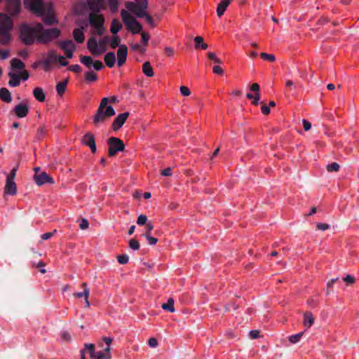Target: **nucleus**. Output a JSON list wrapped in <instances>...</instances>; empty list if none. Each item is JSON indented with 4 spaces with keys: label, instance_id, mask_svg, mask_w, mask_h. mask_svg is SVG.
I'll return each instance as SVG.
<instances>
[{
    "label": "nucleus",
    "instance_id": "13d9d810",
    "mask_svg": "<svg viewBox=\"0 0 359 359\" xmlns=\"http://www.w3.org/2000/svg\"><path fill=\"white\" fill-rule=\"evenodd\" d=\"M68 69L74 73H79L81 72V67L79 65H71L68 67Z\"/></svg>",
    "mask_w": 359,
    "mask_h": 359
},
{
    "label": "nucleus",
    "instance_id": "412c9836",
    "mask_svg": "<svg viewBox=\"0 0 359 359\" xmlns=\"http://www.w3.org/2000/svg\"><path fill=\"white\" fill-rule=\"evenodd\" d=\"M14 111L18 117L24 118L27 115L29 108L25 104H19L15 107Z\"/></svg>",
    "mask_w": 359,
    "mask_h": 359
},
{
    "label": "nucleus",
    "instance_id": "6e6d98bb",
    "mask_svg": "<svg viewBox=\"0 0 359 359\" xmlns=\"http://www.w3.org/2000/svg\"><path fill=\"white\" fill-rule=\"evenodd\" d=\"M238 306L235 304V302H232L230 304H228L225 306V310L228 311H235L238 309Z\"/></svg>",
    "mask_w": 359,
    "mask_h": 359
},
{
    "label": "nucleus",
    "instance_id": "2f4dec72",
    "mask_svg": "<svg viewBox=\"0 0 359 359\" xmlns=\"http://www.w3.org/2000/svg\"><path fill=\"white\" fill-rule=\"evenodd\" d=\"M142 72L147 76L151 77L154 76L153 68L149 62H145L143 64Z\"/></svg>",
    "mask_w": 359,
    "mask_h": 359
},
{
    "label": "nucleus",
    "instance_id": "3c124183",
    "mask_svg": "<svg viewBox=\"0 0 359 359\" xmlns=\"http://www.w3.org/2000/svg\"><path fill=\"white\" fill-rule=\"evenodd\" d=\"M95 29V33L98 36H102L106 32V29L104 27V25H100L99 27H96Z\"/></svg>",
    "mask_w": 359,
    "mask_h": 359
},
{
    "label": "nucleus",
    "instance_id": "72a5a7b5",
    "mask_svg": "<svg viewBox=\"0 0 359 359\" xmlns=\"http://www.w3.org/2000/svg\"><path fill=\"white\" fill-rule=\"evenodd\" d=\"M174 303H175L174 299L172 298H169L168 299L167 303L163 304L161 307L163 310H165L170 313H173V312H175Z\"/></svg>",
    "mask_w": 359,
    "mask_h": 359
},
{
    "label": "nucleus",
    "instance_id": "423d86ee",
    "mask_svg": "<svg viewBox=\"0 0 359 359\" xmlns=\"http://www.w3.org/2000/svg\"><path fill=\"white\" fill-rule=\"evenodd\" d=\"M13 27L12 22L6 18L4 25L0 27V43L6 44L11 40L10 30Z\"/></svg>",
    "mask_w": 359,
    "mask_h": 359
},
{
    "label": "nucleus",
    "instance_id": "49530a36",
    "mask_svg": "<svg viewBox=\"0 0 359 359\" xmlns=\"http://www.w3.org/2000/svg\"><path fill=\"white\" fill-rule=\"evenodd\" d=\"M61 339L63 341L70 342L72 341V337L69 332L63 331L61 333Z\"/></svg>",
    "mask_w": 359,
    "mask_h": 359
},
{
    "label": "nucleus",
    "instance_id": "6ab92c4d",
    "mask_svg": "<svg viewBox=\"0 0 359 359\" xmlns=\"http://www.w3.org/2000/svg\"><path fill=\"white\" fill-rule=\"evenodd\" d=\"M57 56L55 53V50H50L48 53L47 58L41 62V63L43 65L44 69L46 71L48 70L50 66V64L57 60Z\"/></svg>",
    "mask_w": 359,
    "mask_h": 359
},
{
    "label": "nucleus",
    "instance_id": "4be33fe9",
    "mask_svg": "<svg viewBox=\"0 0 359 359\" xmlns=\"http://www.w3.org/2000/svg\"><path fill=\"white\" fill-rule=\"evenodd\" d=\"M83 30V26H81L80 27H77L74 29L72 33L73 37L77 43H81L84 41L85 36Z\"/></svg>",
    "mask_w": 359,
    "mask_h": 359
},
{
    "label": "nucleus",
    "instance_id": "79ce46f5",
    "mask_svg": "<svg viewBox=\"0 0 359 359\" xmlns=\"http://www.w3.org/2000/svg\"><path fill=\"white\" fill-rule=\"evenodd\" d=\"M339 165L336 163H332L327 165V170L328 172H337L339 170Z\"/></svg>",
    "mask_w": 359,
    "mask_h": 359
},
{
    "label": "nucleus",
    "instance_id": "052dcab7",
    "mask_svg": "<svg viewBox=\"0 0 359 359\" xmlns=\"http://www.w3.org/2000/svg\"><path fill=\"white\" fill-rule=\"evenodd\" d=\"M142 42L147 46L148 44V41L150 39V35L145 32H142Z\"/></svg>",
    "mask_w": 359,
    "mask_h": 359
},
{
    "label": "nucleus",
    "instance_id": "c85d7f7f",
    "mask_svg": "<svg viewBox=\"0 0 359 359\" xmlns=\"http://www.w3.org/2000/svg\"><path fill=\"white\" fill-rule=\"evenodd\" d=\"M81 287H83V291L81 292H75L74 296L77 298H88L90 295V290L88 287L87 284L86 283H83Z\"/></svg>",
    "mask_w": 359,
    "mask_h": 359
},
{
    "label": "nucleus",
    "instance_id": "473e14b6",
    "mask_svg": "<svg viewBox=\"0 0 359 359\" xmlns=\"http://www.w3.org/2000/svg\"><path fill=\"white\" fill-rule=\"evenodd\" d=\"M67 83H68V79H66L64 81L59 82L58 83H57L56 91L60 96H62L64 94V93L65 92V90L67 89Z\"/></svg>",
    "mask_w": 359,
    "mask_h": 359
},
{
    "label": "nucleus",
    "instance_id": "7ed1b4c3",
    "mask_svg": "<svg viewBox=\"0 0 359 359\" xmlns=\"http://www.w3.org/2000/svg\"><path fill=\"white\" fill-rule=\"evenodd\" d=\"M61 34V31L57 28L42 29H39V37L38 38V43L47 44L53 40L57 39Z\"/></svg>",
    "mask_w": 359,
    "mask_h": 359
},
{
    "label": "nucleus",
    "instance_id": "dca6fc26",
    "mask_svg": "<svg viewBox=\"0 0 359 359\" xmlns=\"http://www.w3.org/2000/svg\"><path fill=\"white\" fill-rule=\"evenodd\" d=\"M87 48L92 55L97 56L101 55L98 42L94 36L90 37L87 41Z\"/></svg>",
    "mask_w": 359,
    "mask_h": 359
},
{
    "label": "nucleus",
    "instance_id": "603ef678",
    "mask_svg": "<svg viewBox=\"0 0 359 359\" xmlns=\"http://www.w3.org/2000/svg\"><path fill=\"white\" fill-rule=\"evenodd\" d=\"M154 225L151 222H148L145 226V233L143 234L144 236H147L151 235V231L154 229Z\"/></svg>",
    "mask_w": 359,
    "mask_h": 359
},
{
    "label": "nucleus",
    "instance_id": "0eeeda50",
    "mask_svg": "<svg viewBox=\"0 0 359 359\" xmlns=\"http://www.w3.org/2000/svg\"><path fill=\"white\" fill-rule=\"evenodd\" d=\"M143 7L142 4H136L132 1H127L126 3V8L135 14L137 18H144L147 13L145 11L147 9L148 4Z\"/></svg>",
    "mask_w": 359,
    "mask_h": 359
},
{
    "label": "nucleus",
    "instance_id": "c03bdc74",
    "mask_svg": "<svg viewBox=\"0 0 359 359\" xmlns=\"http://www.w3.org/2000/svg\"><path fill=\"white\" fill-rule=\"evenodd\" d=\"M147 217L145 215H140L137 219V224L140 226L147 225Z\"/></svg>",
    "mask_w": 359,
    "mask_h": 359
},
{
    "label": "nucleus",
    "instance_id": "20e7f679",
    "mask_svg": "<svg viewBox=\"0 0 359 359\" xmlns=\"http://www.w3.org/2000/svg\"><path fill=\"white\" fill-rule=\"evenodd\" d=\"M115 114V110L111 106L106 108H98L93 116V123L97 126L100 123H103L107 118Z\"/></svg>",
    "mask_w": 359,
    "mask_h": 359
},
{
    "label": "nucleus",
    "instance_id": "864d4df0",
    "mask_svg": "<svg viewBox=\"0 0 359 359\" xmlns=\"http://www.w3.org/2000/svg\"><path fill=\"white\" fill-rule=\"evenodd\" d=\"M194 41L195 42V48L199 49L201 45L203 43V38L200 36H197L194 39Z\"/></svg>",
    "mask_w": 359,
    "mask_h": 359
},
{
    "label": "nucleus",
    "instance_id": "ddd939ff",
    "mask_svg": "<svg viewBox=\"0 0 359 359\" xmlns=\"http://www.w3.org/2000/svg\"><path fill=\"white\" fill-rule=\"evenodd\" d=\"M129 116V112L118 114L112 123V128L114 131L119 130Z\"/></svg>",
    "mask_w": 359,
    "mask_h": 359
},
{
    "label": "nucleus",
    "instance_id": "5fc2aeb1",
    "mask_svg": "<svg viewBox=\"0 0 359 359\" xmlns=\"http://www.w3.org/2000/svg\"><path fill=\"white\" fill-rule=\"evenodd\" d=\"M92 67H94L95 70L100 71L102 68H104V65L102 64V62L101 61L95 60L93 62Z\"/></svg>",
    "mask_w": 359,
    "mask_h": 359
},
{
    "label": "nucleus",
    "instance_id": "ea45409f",
    "mask_svg": "<svg viewBox=\"0 0 359 359\" xmlns=\"http://www.w3.org/2000/svg\"><path fill=\"white\" fill-rule=\"evenodd\" d=\"M85 351H88L90 358H93L95 351V345L93 344H84Z\"/></svg>",
    "mask_w": 359,
    "mask_h": 359
},
{
    "label": "nucleus",
    "instance_id": "c756f323",
    "mask_svg": "<svg viewBox=\"0 0 359 359\" xmlns=\"http://www.w3.org/2000/svg\"><path fill=\"white\" fill-rule=\"evenodd\" d=\"M122 28V25L119 22L118 19H113L111 21L110 31L114 35H116V34L120 31Z\"/></svg>",
    "mask_w": 359,
    "mask_h": 359
},
{
    "label": "nucleus",
    "instance_id": "4c0bfd02",
    "mask_svg": "<svg viewBox=\"0 0 359 359\" xmlns=\"http://www.w3.org/2000/svg\"><path fill=\"white\" fill-rule=\"evenodd\" d=\"M84 76L86 81L88 82H93L97 80V74L92 71L86 72Z\"/></svg>",
    "mask_w": 359,
    "mask_h": 359
},
{
    "label": "nucleus",
    "instance_id": "09e8293b",
    "mask_svg": "<svg viewBox=\"0 0 359 359\" xmlns=\"http://www.w3.org/2000/svg\"><path fill=\"white\" fill-rule=\"evenodd\" d=\"M118 262L121 264H126L128 262L129 257L127 255H121L117 257Z\"/></svg>",
    "mask_w": 359,
    "mask_h": 359
},
{
    "label": "nucleus",
    "instance_id": "7c9ffc66",
    "mask_svg": "<svg viewBox=\"0 0 359 359\" xmlns=\"http://www.w3.org/2000/svg\"><path fill=\"white\" fill-rule=\"evenodd\" d=\"M314 323V317L311 312H306L304 315L303 323L304 326L310 327Z\"/></svg>",
    "mask_w": 359,
    "mask_h": 359
},
{
    "label": "nucleus",
    "instance_id": "4468645a",
    "mask_svg": "<svg viewBox=\"0 0 359 359\" xmlns=\"http://www.w3.org/2000/svg\"><path fill=\"white\" fill-rule=\"evenodd\" d=\"M35 182L39 185L41 186L46 183L53 184V179L49 176L46 172H42L37 174V175H34Z\"/></svg>",
    "mask_w": 359,
    "mask_h": 359
},
{
    "label": "nucleus",
    "instance_id": "6e6552de",
    "mask_svg": "<svg viewBox=\"0 0 359 359\" xmlns=\"http://www.w3.org/2000/svg\"><path fill=\"white\" fill-rule=\"evenodd\" d=\"M103 341L106 344V347L104 348V351L95 352L93 358H91L92 359H111L110 346L112 342V339L104 337H103Z\"/></svg>",
    "mask_w": 359,
    "mask_h": 359
},
{
    "label": "nucleus",
    "instance_id": "1a4fd4ad",
    "mask_svg": "<svg viewBox=\"0 0 359 359\" xmlns=\"http://www.w3.org/2000/svg\"><path fill=\"white\" fill-rule=\"evenodd\" d=\"M25 4H27L28 0H25ZM29 8L39 17L46 13V10L47 9L41 0H30Z\"/></svg>",
    "mask_w": 359,
    "mask_h": 359
},
{
    "label": "nucleus",
    "instance_id": "9d476101",
    "mask_svg": "<svg viewBox=\"0 0 359 359\" xmlns=\"http://www.w3.org/2000/svg\"><path fill=\"white\" fill-rule=\"evenodd\" d=\"M59 46L65 52V54L67 58L70 59L73 57V53L76 48V46L72 40L60 41L59 43Z\"/></svg>",
    "mask_w": 359,
    "mask_h": 359
},
{
    "label": "nucleus",
    "instance_id": "4d7b16f0",
    "mask_svg": "<svg viewBox=\"0 0 359 359\" xmlns=\"http://www.w3.org/2000/svg\"><path fill=\"white\" fill-rule=\"evenodd\" d=\"M56 232V229L53 231L52 232L45 233L41 236V238L43 241H46L50 238Z\"/></svg>",
    "mask_w": 359,
    "mask_h": 359
},
{
    "label": "nucleus",
    "instance_id": "0e129e2a",
    "mask_svg": "<svg viewBox=\"0 0 359 359\" xmlns=\"http://www.w3.org/2000/svg\"><path fill=\"white\" fill-rule=\"evenodd\" d=\"M88 226H89L88 221L86 219H84V218L82 219L81 221V223L79 224L80 228L82 230H85V229L88 228Z\"/></svg>",
    "mask_w": 359,
    "mask_h": 359
},
{
    "label": "nucleus",
    "instance_id": "a878e982",
    "mask_svg": "<svg viewBox=\"0 0 359 359\" xmlns=\"http://www.w3.org/2000/svg\"><path fill=\"white\" fill-rule=\"evenodd\" d=\"M8 76L11 78L8 85L11 87H17L20 83V77L15 73L9 72Z\"/></svg>",
    "mask_w": 359,
    "mask_h": 359
},
{
    "label": "nucleus",
    "instance_id": "774afa93",
    "mask_svg": "<svg viewBox=\"0 0 359 359\" xmlns=\"http://www.w3.org/2000/svg\"><path fill=\"white\" fill-rule=\"evenodd\" d=\"M355 278L351 276V275H347L344 278V281H345L348 284H353L355 282Z\"/></svg>",
    "mask_w": 359,
    "mask_h": 359
},
{
    "label": "nucleus",
    "instance_id": "cd10ccee",
    "mask_svg": "<svg viewBox=\"0 0 359 359\" xmlns=\"http://www.w3.org/2000/svg\"><path fill=\"white\" fill-rule=\"evenodd\" d=\"M34 97L41 102H43L46 100V95L43 90L41 87H36L33 90Z\"/></svg>",
    "mask_w": 359,
    "mask_h": 359
},
{
    "label": "nucleus",
    "instance_id": "393cba45",
    "mask_svg": "<svg viewBox=\"0 0 359 359\" xmlns=\"http://www.w3.org/2000/svg\"><path fill=\"white\" fill-rule=\"evenodd\" d=\"M0 99L6 103H10L12 101L11 94L7 88H0Z\"/></svg>",
    "mask_w": 359,
    "mask_h": 359
},
{
    "label": "nucleus",
    "instance_id": "5701e85b",
    "mask_svg": "<svg viewBox=\"0 0 359 359\" xmlns=\"http://www.w3.org/2000/svg\"><path fill=\"white\" fill-rule=\"evenodd\" d=\"M233 0H222L217 8V15L218 17H221L224 15L226 8L231 4Z\"/></svg>",
    "mask_w": 359,
    "mask_h": 359
},
{
    "label": "nucleus",
    "instance_id": "bf43d9fd",
    "mask_svg": "<svg viewBox=\"0 0 359 359\" xmlns=\"http://www.w3.org/2000/svg\"><path fill=\"white\" fill-rule=\"evenodd\" d=\"M330 226L327 224H325V223H318L316 224V228L317 229L320 230V231H325L328 229H330Z\"/></svg>",
    "mask_w": 359,
    "mask_h": 359
},
{
    "label": "nucleus",
    "instance_id": "c9c22d12",
    "mask_svg": "<svg viewBox=\"0 0 359 359\" xmlns=\"http://www.w3.org/2000/svg\"><path fill=\"white\" fill-rule=\"evenodd\" d=\"M11 67L13 69H23L25 64L17 58H13L11 60Z\"/></svg>",
    "mask_w": 359,
    "mask_h": 359
},
{
    "label": "nucleus",
    "instance_id": "338daca9",
    "mask_svg": "<svg viewBox=\"0 0 359 359\" xmlns=\"http://www.w3.org/2000/svg\"><path fill=\"white\" fill-rule=\"evenodd\" d=\"M46 129L43 126L40 127L37 131V135L39 138L43 137L46 135Z\"/></svg>",
    "mask_w": 359,
    "mask_h": 359
},
{
    "label": "nucleus",
    "instance_id": "a211bd4d",
    "mask_svg": "<svg viewBox=\"0 0 359 359\" xmlns=\"http://www.w3.org/2000/svg\"><path fill=\"white\" fill-rule=\"evenodd\" d=\"M42 18L43 22L48 25H53L57 23V20L55 19L53 13L50 9L46 10V13L43 15H40Z\"/></svg>",
    "mask_w": 359,
    "mask_h": 359
},
{
    "label": "nucleus",
    "instance_id": "39448f33",
    "mask_svg": "<svg viewBox=\"0 0 359 359\" xmlns=\"http://www.w3.org/2000/svg\"><path fill=\"white\" fill-rule=\"evenodd\" d=\"M109 145L108 154L112 157L116 155L118 151H123L125 149V144L121 139L115 137H111L107 140Z\"/></svg>",
    "mask_w": 359,
    "mask_h": 359
},
{
    "label": "nucleus",
    "instance_id": "2eb2a0df",
    "mask_svg": "<svg viewBox=\"0 0 359 359\" xmlns=\"http://www.w3.org/2000/svg\"><path fill=\"white\" fill-rule=\"evenodd\" d=\"M87 6L93 12H100L105 8L104 0H87Z\"/></svg>",
    "mask_w": 359,
    "mask_h": 359
},
{
    "label": "nucleus",
    "instance_id": "a18cd8bd",
    "mask_svg": "<svg viewBox=\"0 0 359 359\" xmlns=\"http://www.w3.org/2000/svg\"><path fill=\"white\" fill-rule=\"evenodd\" d=\"M140 243H139V241L136 239H130L129 241V247L134 250H137L140 249Z\"/></svg>",
    "mask_w": 359,
    "mask_h": 359
},
{
    "label": "nucleus",
    "instance_id": "37998d69",
    "mask_svg": "<svg viewBox=\"0 0 359 359\" xmlns=\"http://www.w3.org/2000/svg\"><path fill=\"white\" fill-rule=\"evenodd\" d=\"M109 6V8L111 12H116L118 9V0H107Z\"/></svg>",
    "mask_w": 359,
    "mask_h": 359
},
{
    "label": "nucleus",
    "instance_id": "f257e3e1",
    "mask_svg": "<svg viewBox=\"0 0 359 359\" xmlns=\"http://www.w3.org/2000/svg\"><path fill=\"white\" fill-rule=\"evenodd\" d=\"M41 29H42V24L40 22L33 25L22 23L19 27V39L26 46L33 45L35 42L38 43Z\"/></svg>",
    "mask_w": 359,
    "mask_h": 359
},
{
    "label": "nucleus",
    "instance_id": "f704fd0d",
    "mask_svg": "<svg viewBox=\"0 0 359 359\" xmlns=\"http://www.w3.org/2000/svg\"><path fill=\"white\" fill-rule=\"evenodd\" d=\"M81 62L87 68L90 69L93 66V60L90 56L87 55H81L80 56Z\"/></svg>",
    "mask_w": 359,
    "mask_h": 359
},
{
    "label": "nucleus",
    "instance_id": "58836bf2",
    "mask_svg": "<svg viewBox=\"0 0 359 359\" xmlns=\"http://www.w3.org/2000/svg\"><path fill=\"white\" fill-rule=\"evenodd\" d=\"M304 332H299L298 334L291 335L288 337V340L292 344H297L299 342L303 336Z\"/></svg>",
    "mask_w": 359,
    "mask_h": 359
},
{
    "label": "nucleus",
    "instance_id": "b1692460",
    "mask_svg": "<svg viewBox=\"0 0 359 359\" xmlns=\"http://www.w3.org/2000/svg\"><path fill=\"white\" fill-rule=\"evenodd\" d=\"M106 65L110 68L113 67L115 65L116 57L114 52L107 53L104 57Z\"/></svg>",
    "mask_w": 359,
    "mask_h": 359
},
{
    "label": "nucleus",
    "instance_id": "a19ab883",
    "mask_svg": "<svg viewBox=\"0 0 359 359\" xmlns=\"http://www.w3.org/2000/svg\"><path fill=\"white\" fill-rule=\"evenodd\" d=\"M297 84H295L292 80H287L285 83V88L287 90L293 91L297 89Z\"/></svg>",
    "mask_w": 359,
    "mask_h": 359
},
{
    "label": "nucleus",
    "instance_id": "bb28decb",
    "mask_svg": "<svg viewBox=\"0 0 359 359\" xmlns=\"http://www.w3.org/2000/svg\"><path fill=\"white\" fill-rule=\"evenodd\" d=\"M110 41L109 36H104L102 38L100 39L98 42V46L100 49L101 54L104 53L107 50V46Z\"/></svg>",
    "mask_w": 359,
    "mask_h": 359
},
{
    "label": "nucleus",
    "instance_id": "8fccbe9b",
    "mask_svg": "<svg viewBox=\"0 0 359 359\" xmlns=\"http://www.w3.org/2000/svg\"><path fill=\"white\" fill-rule=\"evenodd\" d=\"M208 57L210 60L214 61L215 63L221 64L222 61L219 58H218L216 55L212 52H209L208 53Z\"/></svg>",
    "mask_w": 359,
    "mask_h": 359
},
{
    "label": "nucleus",
    "instance_id": "e2e57ef3",
    "mask_svg": "<svg viewBox=\"0 0 359 359\" xmlns=\"http://www.w3.org/2000/svg\"><path fill=\"white\" fill-rule=\"evenodd\" d=\"M17 170H18V166L14 167L12 169V170L11 171L10 174L8 175L6 179L14 180L15 175H16Z\"/></svg>",
    "mask_w": 359,
    "mask_h": 359
},
{
    "label": "nucleus",
    "instance_id": "680f3d73",
    "mask_svg": "<svg viewBox=\"0 0 359 359\" xmlns=\"http://www.w3.org/2000/svg\"><path fill=\"white\" fill-rule=\"evenodd\" d=\"M180 93L184 96H189L191 94L190 90L187 87H186L184 86H182L180 87Z\"/></svg>",
    "mask_w": 359,
    "mask_h": 359
},
{
    "label": "nucleus",
    "instance_id": "f03ea898",
    "mask_svg": "<svg viewBox=\"0 0 359 359\" xmlns=\"http://www.w3.org/2000/svg\"><path fill=\"white\" fill-rule=\"evenodd\" d=\"M121 15L123 20V22L124 23L127 29L133 34H139L142 32V25L128 11L122 10L121 11Z\"/></svg>",
    "mask_w": 359,
    "mask_h": 359
},
{
    "label": "nucleus",
    "instance_id": "aec40b11",
    "mask_svg": "<svg viewBox=\"0 0 359 359\" xmlns=\"http://www.w3.org/2000/svg\"><path fill=\"white\" fill-rule=\"evenodd\" d=\"M17 193L16 184L13 180L6 179L4 187V194L14 196Z\"/></svg>",
    "mask_w": 359,
    "mask_h": 359
},
{
    "label": "nucleus",
    "instance_id": "69168bd1",
    "mask_svg": "<svg viewBox=\"0 0 359 359\" xmlns=\"http://www.w3.org/2000/svg\"><path fill=\"white\" fill-rule=\"evenodd\" d=\"M144 237L147 238L148 243L151 245H155L158 241L157 238L152 237L151 235Z\"/></svg>",
    "mask_w": 359,
    "mask_h": 359
},
{
    "label": "nucleus",
    "instance_id": "f8f14e48",
    "mask_svg": "<svg viewBox=\"0 0 359 359\" xmlns=\"http://www.w3.org/2000/svg\"><path fill=\"white\" fill-rule=\"evenodd\" d=\"M81 142L83 144H85L86 146L88 147L90 149L92 153H96L97 148L95 144V140L94 135L91 133L88 132L87 133H86L82 137Z\"/></svg>",
    "mask_w": 359,
    "mask_h": 359
},
{
    "label": "nucleus",
    "instance_id": "9b49d317",
    "mask_svg": "<svg viewBox=\"0 0 359 359\" xmlns=\"http://www.w3.org/2000/svg\"><path fill=\"white\" fill-rule=\"evenodd\" d=\"M100 12L92 11L88 15V21L90 26L93 28L104 25V18L102 15L99 14Z\"/></svg>",
    "mask_w": 359,
    "mask_h": 359
},
{
    "label": "nucleus",
    "instance_id": "de8ad7c7",
    "mask_svg": "<svg viewBox=\"0 0 359 359\" xmlns=\"http://www.w3.org/2000/svg\"><path fill=\"white\" fill-rule=\"evenodd\" d=\"M260 57L265 60L273 62L275 60V55L273 54H267L266 53H262Z\"/></svg>",
    "mask_w": 359,
    "mask_h": 359
},
{
    "label": "nucleus",
    "instance_id": "e433bc0d",
    "mask_svg": "<svg viewBox=\"0 0 359 359\" xmlns=\"http://www.w3.org/2000/svg\"><path fill=\"white\" fill-rule=\"evenodd\" d=\"M110 46L111 48L114 49L116 47H118L121 46V39L118 35H114L111 39H110Z\"/></svg>",
    "mask_w": 359,
    "mask_h": 359
},
{
    "label": "nucleus",
    "instance_id": "f3484780",
    "mask_svg": "<svg viewBox=\"0 0 359 359\" xmlns=\"http://www.w3.org/2000/svg\"><path fill=\"white\" fill-rule=\"evenodd\" d=\"M128 55V48L126 45L121 44L117 51V65L121 67L126 61Z\"/></svg>",
    "mask_w": 359,
    "mask_h": 359
}]
</instances>
